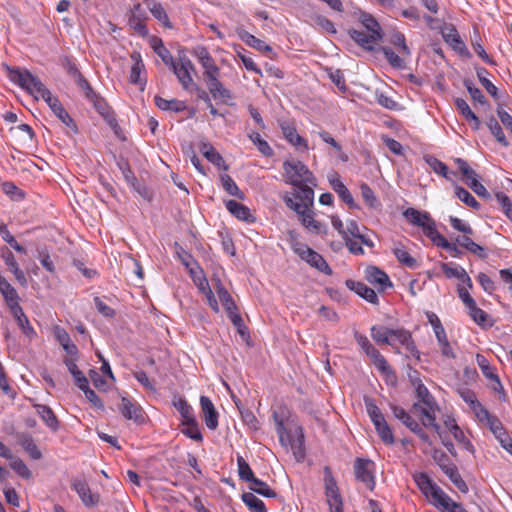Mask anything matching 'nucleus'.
Returning <instances> with one entry per match:
<instances>
[{
  "label": "nucleus",
  "mask_w": 512,
  "mask_h": 512,
  "mask_svg": "<svg viewBox=\"0 0 512 512\" xmlns=\"http://www.w3.org/2000/svg\"><path fill=\"white\" fill-rule=\"evenodd\" d=\"M7 76L11 82L18 85L22 89L26 90L36 100L43 99L54 115L74 133L78 132L77 126L63 107L60 100L53 96L50 90L42 83V81L35 75H33L27 69H21L19 67L7 66Z\"/></svg>",
  "instance_id": "f257e3e1"
},
{
  "label": "nucleus",
  "mask_w": 512,
  "mask_h": 512,
  "mask_svg": "<svg viewBox=\"0 0 512 512\" xmlns=\"http://www.w3.org/2000/svg\"><path fill=\"white\" fill-rule=\"evenodd\" d=\"M284 178L287 184L296 186L310 184L316 186V179L309 168L299 160H286L283 163Z\"/></svg>",
  "instance_id": "f03ea898"
},
{
  "label": "nucleus",
  "mask_w": 512,
  "mask_h": 512,
  "mask_svg": "<svg viewBox=\"0 0 512 512\" xmlns=\"http://www.w3.org/2000/svg\"><path fill=\"white\" fill-rule=\"evenodd\" d=\"M309 185H296L295 187L298 188V191L293 193L292 196L285 195L283 197V201L289 209L296 213H302L310 209L314 202V191Z\"/></svg>",
  "instance_id": "7ed1b4c3"
},
{
  "label": "nucleus",
  "mask_w": 512,
  "mask_h": 512,
  "mask_svg": "<svg viewBox=\"0 0 512 512\" xmlns=\"http://www.w3.org/2000/svg\"><path fill=\"white\" fill-rule=\"evenodd\" d=\"M292 250L311 267L326 275H332V269L328 265L327 261L321 254L311 249L308 245L296 241L292 244Z\"/></svg>",
  "instance_id": "20e7f679"
},
{
  "label": "nucleus",
  "mask_w": 512,
  "mask_h": 512,
  "mask_svg": "<svg viewBox=\"0 0 512 512\" xmlns=\"http://www.w3.org/2000/svg\"><path fill=\"white\" fill-rule=\"evenodd\" d=\"M354 338L364 353L371 359L373 365L384 375H394V372L383 355L371 344L369 339L358 332Z\"/></svg>",
  "instance_id": "39448f33"
},
{
  "label": "nucleus",
  "mask_w": 512,
  "mask_h": 512,
  "mask_svg": "<svg viewBox=\"0 0 512 512\" xmlns=\"http://www.w3.org/2000/svg\"><path fill=\"white\" fill-rule=\"evenodd\" d=\"M403 216L410 224L421 227L424 235L430 240L434 237V235L432 233L430 234V232H438L436 223L428 212H421L415 208L410 207L403 212Z\"/></svg>",
  "instance_id": "423d86ee"
},
{
  "label": "nucleus",
  "mask_w": 512,
  "mask_h": 512,
  "mask_svg": "<svg viewBox=\"0 0 512 512\" xmlns=\"http://www.w3.org/2000/svg\"><path fill=\"white\" fill-rule=\"evenodd\" d=\"M325 495L329 504L330 512H343V501L337 485V481L331 469L324 468Z\"/></svg>",
  "instance_id": "0eeeda50"
},
{
  "label": "nucleus",
  "mask_w": 512,
  "mask_h": 512,
  "mask_svg": "<svg viewBox=\"0 0 512 512\" xmlns=\"http://www.w3.org/2000/svg\"><path fill=\"white\" fill-rule=\"evenodd\" d=\"M434 459L441 468V470L448 476V478L451 480V482L458 488L459 491L462 493L468 492V486L466 482L462 479L458 468L455 464H453L449 457L441 452L438 454V452L435 453Z\"/></svg>",
  "instance_id": "6e6552de"
},
{
  "label": "nucleus",
  "mask_w": 512,
  "mask_h": 512,
  "mask_svg": "<svg viewBox=\"0 0 512 512\" xmlns=\"http://www.w3.org/2000/svg\"><path fill=\"white\" fill-rule=\"evenodd\" d=\"M375 464L373 461L364 458H356L354 462V474L357 481L366 485L369 490L375 487L374 477Z\"/></svg>",
  "instance_id": "1a4fd4ad"
},
{
  "label": "nucleus",
  "mask_w": 512,
  "mask_h": 512,
  "mask_svg": "<svg viewBox=\"0 0 512 512\" xmlns=\"http://www.w3.org/2000/svg\"><path fill=\"white\" fill-rule=\"evenodd\" d=\"M170 69L184 89H188L193 84L191 72L195 70V67L186 55L180 56L179 62H176Z\"/></svg>",
  "instance_id": "9d476101"
},
{
  "label": "nucleus",
  "mask_w": 512,
  "mask_h": 512,
  "mask_svg": "<svg viewBox=\"0 0 512 512\" xmlns=\"http://www.w3.org/2000/svg\"><path fill=\"white\" fill-rule=\"evenodd\" d=\"M119 411L121 412L122 416L127 420H133L137 424L144 422L143 409L131 398L125 396L121 398Z\"/></svg>",
  "instance_id": "9b49d317"
},
{
  "label": "nucleus",
  "mask_w": 512,
  "mask_h": 512,
  "mask_svg": "<svg viewBox=\"0 0 512 512\" xmlns=\"http://www.w3.org/2000/svg\"><path fill=\"white\" fill-rule=\"evenodd\" d=\"M147 19L146 11L143 9L141 4H135L130 11V16L128 19V25L135 32H137L140 36L146 37L148 35V29L145 25V20Z\"/></svg>",
  "instance_id": "f8f14e48"
},
{
  "label": "nucleus",
  "mask_w": 512,
  "mask_h": 512,
  "mask_svg": "<svg viewBox=\"0 0 512 512\" xmlns=\"http://www.w3.org/2000/svg\"><path fill=\"white\" fill-rule=\"evenodd\" d=\"M366 280L376 286L379 291H385L387 288L393 287L389 276L386 272L376 266H368L365 270Z\"/></svg>",
  "instance_id": "ddd939ff"
},
{
  "label": "nucleus",
  "mask_w": 512,
  "mask_h": 512,
  "mask_svg": "<svg viewBox=\"0 0 512 512\" xmlns=\"http://www.w3.org/2000/svg\"><path fill=\"white\" fill-rule=\"evenodd\" d=\"M85 96V98L92 103L95 110L105 119L113 112L106 100L101 97L98 93H96L90 84L84 87L81 90Z\"/></svg>",
  "instance_id": "4468645a"
},
{
  "label": "nucleus",
  "mask_w": 512,
  "mask_h": 512,
  "mask_svg": "<svg viewBox=\"0 0 512 512\" xmlns=\"http://www.w3.org/2000/svg\"><path fill=\"white\" fill-rule=\"evenodd\" d=\"M72 489L78 494L84 505L95 506L99 502V495L93 494L84 479L76 478L72 482Z\"/></svg>",
  "instance_id": "2eb2a0df"
},
{
  "label": "nucleus",
  "mask_w": 512,
  "mask_h": 512,
  "mask_svg": "<svg viewBox=\"0 0 512 512\" xmlns=\"http://www.w3.org/2000/svg\"><path fill=\"white\" fill-rule=\"evenodd\" d=\"M445 42L461 56L469 57L470 53L465 43L461 40L458 31L454 26L446 27L442 32Z\"/></svg>",
  "instance_id": "dca6fc26"
},
{
  "label": "nucleus",
  "mask_w": 512,
  "mask_h": 512,
  "mask_svg": "<svg viewBox=\"0 0 512 512\" xmlns=\"http://www.w3.org/2000/svg\"><path fill=\"white\" fill-rule=\"evenodd\" d=\"M329 183L332 189L338 194V196L345 202L350 208H356L354 198L347 187L340 179V175L337 172H332L328 175Z\"/></svg>",
  "instance_id": "f3484780"
},
{
  "label": "nucleus",
  "mask_w": 512,
  "mask_h": 512,
  "mask_svg": "<svg viewBox=\"0 0 512 512\" xmlns=\"http://www.w3.org/2000/svg\"><path fill=\"white\" fill-rule=\"evenodd\" d=\"M200 406L203 412V420L205 425L210 430H215L218 427V412L214 404L207 396L200 397Z\"/></svg>",
  "instance_id": "a211bd4d"
},
{
  "label": "nucleus",
  "mask_w": 512,
  "mask_h": 512,
  "mask_svg": "<svg viewBox=\"0 0 512 512\" xmlns=\"http://www.w3.org/2000/svg\"><path fill=\"white\" fill-rule=\"evenodd\" d=\"M364 231H367V228H361L355 220H349L345 225L346 237L358 239L363 245L373 248V240Z\"/></svg>",
  "instance_id": "6ab92c4d"
},
{
  "label": "nucleus",
  "mask_w": 512,
  "mask_h": 512,
  "mask_svg": "<svg viewBox=\"0 0 512 512\" xmlns=\"http://www.w3.org/2000/svg\"><path fill=\"white\" fill-rule=\"evenodd\" d=\"M345 284L348 289L354 291L369 303L378 304L379 299L376 292L372 288L368 287L365 283L348 279L346 280Z\"/></svg>",
  "instance_id": "aec40b11"
},
{
  "label": "nucleus",
  "mask_w": 512,
  "mask_h": 512,
  "mask_svg": "<svg viewBox=\"0 0 512 512\" xmlns=\"http://www.w3.org/2000/svg\"><path fill=\"white\" fill-rule=\"evenodd\" d=\"M349 35L359 46L369 51H372L374 45L382 38V34H376L375 36L357 29L349 30Z\"/></svg>",
  "instance_id": "412c9836"
},
{
  "label": "nucleus",
  "mask_w": 512,
  "mask_h": 512,
  "mask_svg": "<svg viewBox=\"0 0 512 512\" xmlns=\"http://www.w3.org/2000/svg\"><path fill=\"white\" fill-rule=\"evenodd\" d=\"M37 414L43 420V422L50 428L53 432H56L60 428V421L58 420L54 411L47 405L44 404H33Z\"/></svg>",
  "instance_id": "4be33fe9"
},
{
  "label": "nucleus",
  "mask_w": 512,
  "mask_h": 512,
  "mask_svg": "<svg viewBox=\"0 0 512 512\" xmlns=\"http://www.w3.org/2000/svg\"><path fill=\"white\" fill-rule=\"evenodd\" d=\"M0 293L9 309L19 306L20 297L16 289L0 274Z\"/></svg>",
  "instance_id": "5701e85b"
},
{
  "label": "nucleus",
  "mask_w": 512,
  "mask_h": 512,
  "mask_svg": "<svg viewBox=\"0 0 512 512\" xmlns=\"http://www.w3.org/2000/svg\"><path fill=\"white\" fill-rule=\"evenodd\" d=\"M284 138L293 146L308 150L307 141L297 133L296 128L288 123H281L280 125Z\"/></svg>",
  "instance_id": "b1692460"
},
{
  "label": "nucleus",
  "mask_w": 512,
  "mask_h": 512,
  "mask_svg": "<svg viewBox=\"0 0 512 512\" xmlns=\"http://www.w3.org/2000/svg\"><path fill=\"white\" fill-rule=\"evenodd\" d=\"M62 66L67 72V74L74 80L76 85L80 90H82L84 87H86L89 82L87 79L82 75V73L77 68L75 62L70 57H65L62 60Z\"/></svg>",
  "instance_id": "393cba45"
},
{
  "label": "nucleus",
  "mask_w": 512,
  "mask_h": 512,
  "mask_svg": "<svg viewBox=\"0 0 512 512\" xmlns=\"http://www.w3.org/2000/svg\"><path fill=\"white\" fill-rule=\"evenodd\" d=\"M209 93L214 99H229L231 93L228 89L224 88L222 83L219 81V75H212L205 78Z\"/></svg>",
  "instance_id": "a878e982"
},
{
  "label": "nucleus",
  "mask_w": 512,
  "mask_h": 512,
  "mask_svg": "<svg viewBox=\"0 0 512 512\" xmlns=\"http://www.w3.org/2000/svg\"><path fill=\"white\" fill-rule=\"evenodd\" d=\"M412 385L415 387L416 396L420 402L423 403V407H428L430 409L437 408V403L429 392L427 387L422 383L420 378H416V380H412Z\"/></svg>",
  "instance_id": "bb28decb"
},
{
  "label": "nucleus",
  "mask_w": 512,
  "mask_h": 512,
  "mask_svg": "<svg viewBox=\"0 0 512 512\" xmlns=\"http://www.w3.org/2000/svg\"><path fill=\"white\" fill-rule=\"evenodd\" d=\"M226 209L237 219L246 221V222H253L254 217L252 216L250 209L235 201V200H228L225 202Z\"/></svg>",
  "instance_id": "cd10ccee"
},
{
  "label": "nucleus",
  "mask_w": 512,
  "mask_h": 512,
  "mask_svg": "<svg viewBox=\"0 0 512 512\" xmlns=\"http://www.w3.org/2000/svg\"><path fill=\"white\" fill-rule=\"evenodd\" d=\"M17 441L33 460H39L42 458V453L35 444L31 435L27 433H20L17 435Z\"/></svg>",
  "instance_id": "c85d7f7f"
},
{
  "label": "nucleus",
  "mask_w": 512,
  "mask_h": 512,
  "mask_svg": "<svg viewBox=\"0 0 512 512\" xmlns=\"http://www.w3.org/2000/svg\"><path fill=\"white\" fill-rule=\"evenodd\" d=\"M237 34L239 38L248 46L257 49L258 51L261 52H272V48L268 44H266L261 39L255 37L254 35L250 34L248 31L244 29H238Z\"/></svg>",
  "instance_id": "c756f323"
},
{
  "label": "nucleus",
  "mask_w": 512,
  "mask_h": 512,
  "mask_svg": "<svg viewBox=\"0 0 512 512\" xmlns=\"http://www.w3.org/2000/svg\"><path fill=\"white\" fill-rule=\"evenodd\" d=\"M77 358L78 357L65 358L63 360V363L65 364L68 371L74 378V382L77 385V387H86V384H88L89 381L87 377L82 373V371L78 368L76 364Z\"/></svg>",
  "instance_id": "7c9ffc66"
},
{
  "label": "nucleus",
  "mask_w": 512,
  "mask_h": 512,
  "mask_svg": "<svg viewBox=\"0 0 512 512\" xmlns=\"http://www.w3.org/2000/svg\"><path fill=\"white\" fill-rule=\"evenodd\" d=\"M422 493L436 508H439L443 502L447 503V500H449V496L435 482L431 484V488L425 489Z\"/></svg>",
  "instance_id": "2f4dec72"
},
{
  "label": "nucleus",
  "mask_w": 512,
  "mask_h": 512,
  "mask_svg": "<svg viewBox=\"0 0 512 512\" xmlns=\"http://www.w3.org/2000/svg\"><path fill=\"white\" fill-rule=\"evenodd\" d=\"M55 336L59 344L62 346V348L68 355H70L71 357H78V348L71 341L69 334L64 329L57 327L55 330Z\"/></svg>",
  "instance_id": "473e14b6"
},
{
  "label": "nucleus",
  "mask_w": 512,
  "mask_h": 512,
  "mask_svg": "<svg viewBox=\"0 0 512 512\" xmlns=\"http://www.w3.org/2000/svg\"><path fill=\"white\" fill-rule=\"evenodd\" d=\"M296 438L291 442V449L297 462H301L305 458V436L303 428L297 427L295 430Z\"/></svg>",
  "instance_id": "72a5a7b5"
},
{
  "label": "nucleus",
  "mask_w": 512,
  "mask_h": 512,
  "mask_svg": "<svg viewBox=\"0 0 512 512\" xmlns=\"http://www.w3.org/2000/svg\"><path fill=\"white\" fill-rule=\"evenodd\" d=\"M130 57L133 61V65L131 67V72H130V82L135 85L145 84V80L143 81L140 78V74L145 68L140 53L133 52Z\"/></svg>",
  "instance_id": "f704fd0d"
},
{
  "label": "nucleus",
  "mask_w": 512,
  "mask_h": 512,
  "mask_svg": "<svg viewBox=\"0 0 512 512\" xmlns=\"http://www.w3.org/2000/svg\"><path fill=\"white\" fill-rule=\"evenodd\" d=\"M154 102L155 105L163 111H173L177 113L182 112L187 108L186 103L184 101L177 99L167 100L160 96H155Z\"/></svg>",
  "instance_id": "c9c22d12"
},
{
  "label": "nucleus",
  "mask_w": 512,
  "mask_h": 512,
  "mask_svg": "<svg viewBox=\"0 0 512 512\" xmlns=\"http://www.w3.org/2000/svg\"><path fill=\"white\" fill-rule=\"evenodd\" d=\"M302 225L309 231L320 234L322 232V224L314 219V213L308 209L305 212L297 213Z\"/></svg>",
  "instance_id": "e433bc0d"
},
{
  "label": "nucleus",
  "mask_w": 512,
  "mask_h": 512,
  "mask_svg": "<svg viewBox=\"0 0 512 512\" xmlns=\"http://www.w3.org/2000/svg\"><path fill=\"white\" fill-rule=\"evenodd\" d=\"M390 336H392V329L377 325L371 327V337L377 344L393 346Z\"/></svg>",
  "instance_id": "4c0bfd02"
},
{
  "label": "nucleus",
  "mask_w": 512,
  "mask_h": 512,
  "mask_svg": "<svg viewBox=\"0 0 512 512\" xmlns=\"http://www.w3.org/2000/svg\"><path fill=\"white\" fill-rule=\"evenodd\" d=\"M467 309L469 316L478 325L482 327H491L493 325L490 316L484 310L479 308L476 303H474L473 306H470Z\"/></svg>",
  "instance_id": "58836bf2"
},
{
  "label": "nucleus",
  "mask_w": 512,
  "mask_h": 512,
  "mask_svg": "<svg viewBox=\"0 0 512 512\" xmlns=\"http://www.w3.org/2000/svg\"><path fill=\"white\" fill-rule=\"evenodd\" d=\"M10 311L26 336H31L35 334L34 329L30 325L29 320L20 305L17 307H13L12 309H10Z\"/></svg>",
  "instance_id": "ea45409f"
},
{
  "label": "nucleus",
  "mask_w": 512,
  "mask_h": 512,
  "mask_svg": "<svg viewBox=\"0 0 512 512\" xmlns=\"http://www.w3.org/2000/svg\"><path fill=\"white\" fill-rule=\"evenodd\" d=\"M434 237L431 239V241L437 246L442 249L447 250L452 256L458 257L462 254L461 250L458 248L456 243H450L443 235H441L439 232L434 233L431 232Z\"/></svg>",
  "instance_id": "a19ab883"
},
{
  "label": "nucleus",
  "mask_w": 512,
  "mask_h": 512,
  "mask_svg": "<svg viewBox=\"0 0 512 512\" xmlns=\"http://www.w3.org/2000/svg\"><path fill=\"white\" fill-rule=\"evenodd\" d=\"M391 411L394 417L400 420L409 430H415L418 422L404 408L391 405Z\"/></svg>",
  "instance_id": "79ce46f5"
},
{
  "label": "nucleus",
  "mask_w": 512,
  "mask_h": 512,
  "mask_svg": "<svg viewBox=\"0 0 512 512\" xmlns=\"http://www.w3.org/2000/svg\"><path fill=\"white\" fill-rule=\"evenodd\" d=\"M242 501L251 512H267L264 502L252 492H245L241 496Z\"/></svg>",
  "instance_id": "37998d69"
},
{
  "label": "nucleus",
  "mask_w": 512,
  "mask_h": 512,
  "mask_svg": "<svg viewBox=\"0 0 512 512\" xmlns=\"http://www.w3.org/2000/svg\"><path fill=\"white\" fill-rule=\"evenodd\" d=\"M249 489L252 492L267 498H275L277 496V493L271 489L266 482L258 479L257 477L249 483Z\"/></svg>",
  "instance_id": "c03bdc74"
},
{
  "label": "nucleus",
  "mask_w": 512,
  "mask_h": 512,
  "mask_svg": "<svg viewBox=\"0 0 512 512\" xmlns=\"http://www.w3.org/2000/svg\"><path fill=\"white\" fill-rule=\"evenodd\" d=\"M487 127L495 139L504 147L509 146V142L503 132V129L499 122L492 116L487 121Z\"/></svg>",
  "instance_id": "a18cd8bd"
},
{
  "label": "nucleus",
  "mask_w": 512,
  "mask_h": 512,
  "mask_svg": "<svg viewBox=\"0 0 512 512\" xmlns=\"http://www.w3.org/2000/svg\"><path fill=\"white\" fill-rule=\"evenodd\" d=\"M220 180L224 190L231 196L237 197L238 199H244V193L239 189L235 181L228 174L220 175Z\"/></svg>",
  "instance_id": "49530a36"
},
{
  "label": "nucleus",
  "mask_w": 512,
  "mask_h": 512,
  "mask_svg": "<svg viewBox=\"0 0 512 512\" xmlns=\"http://www.w3.org/2000/svg\"><path fill=\"white\" fill-rule=\"evenodd\" d=\"M476 74L481 85L485 88L488 94H490L494 99H498V88L486 77L488 71L483 67H479L476 69Z\"/></svg>",
  "instance_id": "de8ad7c7"
},
{
  "label": "nucleus",
  "mask_w": 512,
  "mask_h": 512,
  "mask_svg": "<svg viewBox=\"0 0 512 512\" xmlns=\"http://www.w3.org/2000/svg\"><path fill=\"white\" fill-rule=\"evenodd\" d=\"M249 139L252 143L257 147L258 151L266 157H271L274 154L273 149L269 145V143L261 138V135L258 132H251L249 134Z\"/></svg>",
  "instance_id": "09e8293b"
},
{
  "label": "nucleus",
  "mask_w": 512,
  "mask_h": 512,
  "mask_svg": "<svg viewBox=\"0 0 512 512\" xmlns=\"http://www.w3.org/2000/svg\"><path fill=\"white\" fill-rule=\"evenodd\" d=\"M435 336L440 346L441 354L446 358H455V353L448 341L445 329L436 331Z\"/></svg>",
  "instance_id": "8fccbe9b"
},
{
  "label": "nucleus",
  "mask_w": 512,
  "mask_h": 512,
  "mask_svg": "<svg viewBox=\"0 0 512 512\" xmlns=\"http://www.w3.org/2000/svg\"><path fill=\"white\" fill-rule=\"evenodd\" d=\"M394 256L404 266L415 269L418 266L417 260L403 247H396L393 250Z\"/></svg>",
  "instance_id": "3c124183"
},
{
  "label": "nucleus",
  "mask_w": 512,
  "mask_h": 512,
  "mask_svg": "<svg viewBox=\"0 0 512 512\" xmlns=\"http://www.w3.org/2000/svg\"><path fill=\"white\" fill-rule=\"evenodd\" d=\"M216 292L226 311L237 310V306L233 298L220 281L217 283Z\"/></svg>",
  "instance_id": "603ef678"
},
{
  "label": "nucleus",
  "mask_w": 512,
  "mask_h": 512,
  "mask_svg": "<svg viewBox=\"0 0 512 512\" xmlns=\"http://www.w3.org/2000/svg\"><path fill=\"white\" fill-rule=\"evenodd\" d=\"M413 409L421 413V423L423 426L429 427L430 424H434L436 421L435 411L438 410V407L430 409L428 407L421 406L419 403H414Z\"/></svg>",
  "instance_id": "864d4df0"
},
{
  "label": "nucleus",
  "mask_w": 512,
  "mask_h": 512,
  "mask_svg": "<svg viewBox=\"0 0 512 512\" xmlns=\"http://www.w3.org/2000/svg\"><path fill=\"white\" fill-rule=\"evenodd\" d=\"M374 426L378 436L386 445H392L395 443L394 435L386 420L374 424Z\"/></svg>",
  "instance_id": "5fc2aeb1"
},
{
  "label": "nucleus",
  "mask_w": 512,
  "mask_h": 512,
  "mask_svg": "<svg viewBox=\"0 0 512 512\" xmlns=\"http://www.w3.org/2000/svg\"><path fill=\"white\" fill-rule=\"evenodd\" d=\"M237 466L240 480L251 483L256 478L250 465L242 456L237 457Z\"/></svg>",
  "instance_id": "6e6d98bb"
},
{
  "label": "nucleus",
  "mask_w": 512,
  "mask_h": 512,
  "mask_svg": "<svg viewBox=\"0 0 512 512\" xmlns=\"http://www.w3.org/2000/svg\"><path fill=\"white\" fill-rule=\"evenodd\" d=\"M487 425L500 443H504L505 441L509 440L508 433L503 427L501 421L496 416Z\"/></svg>",
  "instance_id": "4d7b16f0"
},
{
  "label": "nucleus",
  "mask_w": 512,
  "mask_h": 512,
  "mask_svg": "<svg viewBox=\"0 0 512 512\" xmlns=\"http://www.w3.org/2000/svg\"><path fill=\"white\" fill-rule=\"evenodd\" d=\"M425 161L435 173L448 180L450 179L448 166L445 163L433 156H426Z\"/></svg>",
  "instance_id": "13d9d810"
},
{
  "label": "nucleus",
  "mask_w": 512,
  "mask_h": 512,
  "mask_svg": "<svg viewBox=\"0 0 512 512\" xmlns=\"http://www.w3.org/2000/svg\"><path fill=\"white\" fill-rule=\"evenodd\" d=\"M455 195L459 200L465 203L467 206L478 210L480 208L479 202L471 195V193L461 186L455 187Z\"/></svg>",
  "instance_id": "bf43d9fd"
},
{
  "label": "nucleus",
  "mask_w": 512,
  "mask_h": 512,
  "mask_svg": "<svg viewBox=\"0 0 512 512\" xmlns=\"http://www.w3.org/2000/svg\"><path fill=\"white\" fill-rule=\"evenodd\" d=\"M10 467L17 473L20 477L24 479H30L32 477V473L25 464V462L18 457H14L12 455V459H9Z\"/></svg>",
  "instance_id": "052dcab7"
},
{
  "label": "nucleus",
  "mask_w": 512,
  "mask_h": 512,
  "mask_svg": "<svg viewBox=\"0 0 512 512\" xmlns=\"http://www.w3.org/2000/svg\"><path fill=\"white\" fill-rule=\"evenodd\" d=\"M365 407L373 424L385 421L384 415L372 399H365Z\"/></svg>",
  "instance_id": "680f3d73"
},
{
  "label": "nucleus",
  "mask_w": 512,
  "mask_h": 512,
  "mask_svg": "<svg viewBox=\"0 0 512 512\" xmlns=\"http://www.w3.org/2000/svg\"><path fill=\"white\" fill-rule=\"evenodd\" d=\"M184 426H186V428L183 429L182 432L187 437L195 441H202L203 436L196 419H190V422H187L186 424H184Z\"/></svg>",
  "instance_id": "e2e57ef3"
},
{
  "label": "nucleus",
  "mask_w": 512,
  "mask_h": 512,
  "mask_svg": "<svg viewBox=\"0 0 512 512\" xmlns=\"http://www.w3.org/2000/svg\"><path fill=\"white\" fill-rule=\"evenodd\" d=\"M174 405L179 411L181 417L183 418V425L186 424L187 422H190V419H196L192 407L188 404L186 400L179 399V401L176 402Z\"/></svg>",
  "instance_id": "0e129e2a"
},
{
  "label": "nucleus",
  "mask_w": 512,
  "mask_h": 512,
  "mask_svg": "<svg viewBox=\"0 0 512 512\" xmlns=\"http://www.w3.org/2000/svg\"><path fill=\"white\" fill-rule=\"evenodd\" d=\"M381 51L384 54L388 63L392 67L398 69L404 68V60L398 54H396L390 47H382Z\"/></svg>",
  "instance_id": "69168bd1"
},
{
  "label": "nucleus",
  "mask_w": 512,
  "mask_h": 512,
  "mask_svg": "<svg viewBox=\"0 0 512 512\" xmlns=\"http://www.w3.org/2000/svg\"><path fill=\"white\" fill-rule=\"evenodd\" d=\"M361 195L363 197L364 202L370 208H377L380 206L379 201L377 200L373 190L369 187L368 184L364 183L360 186Z\"/></svg>",
  "instance_id": "338daca9"
},
{
  "label": "nucleus",
  "mask_w": 512,
  "mask_h": 512,
  "mask_svg": "<svg viewBox=\"0 0 512 512\" xmlns=\"http://www.w3.org/2000/svg\"><path fill=\"white\" fill-rule=\"evenodd\" d=\"M150 12L151 14L158 20L160 21L165 27H168L170 28L171 27V23L169 21V17L164 9V7L160 4V3H155L151 8H150Z\"/></svg>",
  "instance_id": "774afa93"
}]
</instances>
